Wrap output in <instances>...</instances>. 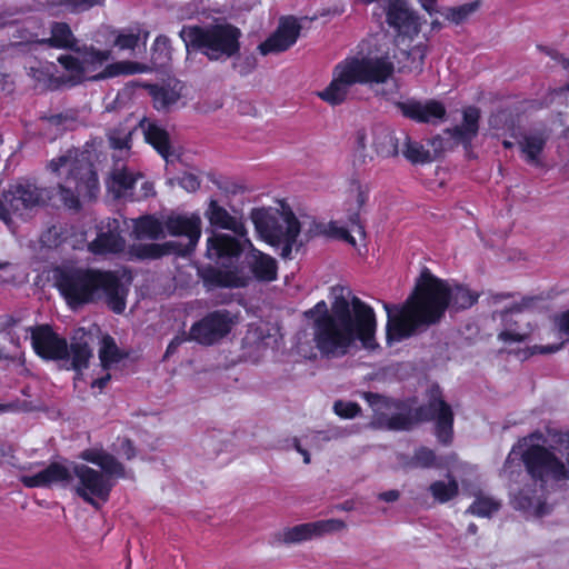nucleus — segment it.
Listing matches in <instances>:
<instances>
[{
    "label": "nucleus",
    "instance_id": "obj_19",
    "mask_svg": "<svg viewBox=\"0 0 569 569\" xmlns=\"http://www.w3.org/2000/svg\"><path fill=\"white\" fill-rule=\"evenodd\" d=\"M419 416L421 419H431L436 421L437 436L440 441L448 442L452 433L453 413L451 408L441 399L438 388L430 391V400L427 408H421Z\"/></svg>",
    "mask_w": 569,
    "mask_h": 569
},
{
    "label": "nucleus",
    "instance_id": "obj_2",
    "mask_svg": "<svg viewBox=\"0 0 569 569\" xmlns=\"http://www.w3.org/2000/svg\"><path fill=\"white\" fill-rule=\"evenodd\" d=\"M477 299L478 296L468 288L439 279L425 269L403 306L382 303L388 316L387 340L393 342L408 338L419 326L439 321L447 308L466 309Z\"/></svg>",
    "mask_w": 569,
    "mask_h": 569
},
{
    "label": "nucleus",
    "instance_id": "obj_42",
    "mask_svg": "<svg viewBox=\"0 0 569 569\" xmlns=\"http://www.w3.org/2000/svg\"><path fill=\"white\" fill-rule=\"evenodd\" d=\"M370 188L367 183H362L359 180H351L349 187V200L357 204L358 209H361L368 201Z\"/></svg>",
    "mask_w": 569,
    "mask_h": 569
},
{
    "label": "nucleus",
    "instance_id": "obj_15",
    "mask_svg": "<svg viewBox=\"0 0 569 569\" xmlns=\"http://www.w3.org/2000/svg\"><path fill=\"white\" fill-rule=\"evenodd\" d=\"M500 317L503 328L498 338L505 345L525 342L531 336L533 327L520 306L513 305L501 312Z\"/></svg>",
    "mask_w": 569,
    "mask_h": 569
},
{
    "label": "nucleus",
    "instance_id": "obj_5",
    "mask_svg": "<svg viewBox=\"0 0 569 569\" xmlns=\"http://www.w3.org/2000/svg\"><path fill=\"white\" fill-rule=\"evenodd\" d=\"M48 169L54 174L58 193L69 208H78L80 199H91L99 190L89 151L68 150L50 160Z\"/></svg>",
    "mask_w": 569,
    "mask_h": 569
},
{
    "label": "nucleus",
    "instance_id": "obj_14",
    "mask_svg": "<svg viewBox=\"0 0 569 569\" xmlns=\"http://www.w3.org/2000/svg\"><path fill=\"white\" fill-rule=\"evenodd\" d=\"M387 24L396 32L395 40L403 43L409 37H418L426 23L408 0H383Z\"/></svg>",
    "mask_w": 569,
    "mask_h": 569
},
{
    "label": "nucleus",
    "instance_id": "obj_44",
    "mask_svg": "<svg viewBox=\"0 0 569 569\" xmlns=\"http://www.w3.org/2000/svg\"><path fill=\"white\" fill-rule=\"evenodd\" d=\"M333 410L339 417L350 419L360 412V407L356 402L336 401Z\"/></svg>",
    "mask_w": 569,
    "mask_h": 569
},
{
    "label": "nucleus",
    "instance_id": "obj_63",
    "mask_svg": "<svg viewBox=\"0 0 569 569\" xmlns=\"http://www.w3.org/2000/svg\"><path fill=\"white\" fill-rule=\"evenodd\" d=\"M180 342H181V341H180L178 338H177V339H174V340H172V341L169 343V346H168V348H167V352H166V353L168 355V353H170V352H173V350H174V349L180 345Z\"/></svg>",
    "mask_w": 569,
    "mask_h": 569
},
{
    "label": "nucleus",
    "instance_id": "obj_46",
    "mask_svg": "<svg viewBox=\"0 0 569 569\" xmlns=\"http://www.w3.org/2000/svg\"><path fill=\"white\" fill-rule=\"evenodd\" d=\"M132 253L139 259L158 258L162 251L158 244H144L132 249Z\"/></svg>",
    "mask_w": 569,
    "mask_h": 569
},
{
    "label": "nucleus",
    "instance_id": "obj_16",
    "mask_svg": "<svg viewBox=\"0 0 569 569\" xmlns=\"http://www.w3.org/2000/svg\"><path fill=\"white\" fill-rule=\"evenodd\" d=\"M300 31L301 24L297 18L283 17L277 30L259 44L258 50L262 56L283 52L297 42Z\"/></svg>",
    "mask_w": 569,
    "mask_h": 569
},
{
    "label": "nucleus",
    "instance_id": "obj_53",
    "mask_svg": "<svg viewBox=\"0 0 569 569\" xmlns=\"http://www.w3.org/2000/svg\"><path fill=\"white\" fill-rule=\"evenodd\" d=\"M151 194H153V184L151 182L143 181L140 190L133 193L132 200H141Z\"/></svg>",
    "mask_w": 569,
    "mask_h": 569
},
{
    "label": "nucleus",
    "instance_id": "obj_57",
    "mask_svg": "<svg viewBox=\"0 0 569 569\" xmlns=\"http://www.w3.org/2000/svg\"><path fill=\"white\" fill-rule=\"evenodd\" d=\"M111 376L110 373H107L104 375L103 377L101 378H98V379H94L92 382H91V387L92 388H98V389H103L106 387V385L109 382Z\"/></svg>",
    "mask_w": 569,
    "mask_h": 569
},
{
    "label": "nucleus",
    "instance_id": "obj_9",
    "mask_svg": "<svg viewBox=\"0 0 569 569\" xmlns=\"http://www.w3.org/2000/svg\"><path fill=\"white\" fill-rule=\"evenodd\" d=\"M250 218L260 238L272 246H282L281 256L289 258L301 230L290 207L280 202L278 207L256 208Z\"/></svg>",
    "mask_w": 569,
    "mask_h": 569
},
{
    "label": "nucleus",
    "instance_id": "obj_39",
    "mask_svg": "<svg viewBox=\"0 0 569 569\" xmlns=\"http://www.w3.org/2000/svg\"><path fill=\"white\" fill-rule=\"evenodd\" d=\"M28 74L34 80L37 86L44 88H51L53 81H61V76L53 78L49 67H44L41 62H37L36 66L28 67Z\"/></svg>",
    "mask_w": 569,
    "mask_h": 569
},
{
    "label": "nucleus",
    "instance_id": "obj_7",
    "mask_svg": "<svg viewBox=\"0 0 569 569\" xmlns=\"http://www.w3.org/2000/svg\"><path fill=\"white\" fill-rule=\"evenodd\" d=\"M73 54H63L58 58L63 68L61 81L69 86H74L83 80H102L122 74L141 73L146 68L139 63L130 61H119L107 64L100 72L98 71L111 57L109 50H100L93 46H82L73 49Z\"/></svg>",
    "mask_w": 569,
    "mask_h": 569
},
{
    "label": "nucleus",
    "instance_id": "obj_25",
    "mask_svg": "<svg viewBox=\"0 0 569 569\" xmlns=\"http://www.w3.org/2000/svg\"><path fill=\"white\" fill-rule=\"evenodd\" d=\"M171 236H184L194 246L201 237V218L198 213H172L164 220Z\"/></svg>",
    "mask_w": 569,
    "mask_h": 569
},
{
    "label": "nucleus",
    "instance_id": "obj_27",
    "mask_svg": "<svg viewBox=\"0 0 569 569\" xmlns=\"http://www.w3.org/2000/svg\"><path fill=\"white\" fill-rule=\"evenodd\" d=\"M480 111L475 107H468L462 111V122L448 129L446 132L456 144L468 146L478 134Z\"/></svg>",
    "mask_w": 569,
    "mask_h": 569
},
{
    "label": "nucleus",
    "instance_id": "obj_13",
    "mask_svg": "<svg viewBox=\"0 0 569 569\" xmlns=\"http://www.w3.org/2000/svg\"><path fill=\"white\" fill-rule=\"evenodd\" d=\"M42 201V191L29 180H19L9 186L0 199V219L7 224L11 216L23 217L24 212Z\"/></svg>",
    "mask_w": 569,
    "mask_h": 569
},
{
    "label": "nucleus",
    "instance_id": "obj_60",
    "mask_svg": "<svg viewBox=\"0 0 569 569\" xmlns=\"http://www.w3.org/2000/svg\"><path fill=\"white\" fill-rule=\"evenodd\" d=\"M11 13L7 11L0 12V28L6 27L10 24L11 22H14L16 20L11 19Z\"/></svg>",
    "mask_w": 569,
    "mask_h": 569
},
{
    "label": "nucleus",
    "instance_id": "obj_51",
    "mask_svg": "<svg viewBox=\"0 0 569 569\" xmlns=\"http://www.w3.org/2000/svg\"><path fill=\"white\" fill-rule=\"evenodd\" d=\"M20 323V319L10 315H4L0 317V331L6 332L7 335H11V331L16 327H19Z\"/></svg>",
    "mask_w": 569,
    "mask_h": 569
},
{
    "label": "nucleus",
    "instance_id": "obj_10",
    "mask_svg": "<svg viewBox=\"0 0 569 569\" xmlns=\"http://www.w3.org/2000/svg\"><path fill=\"white\" fill-rule=\"evenodd\" d=\"M179 36L187 52L198 50L210 60H226L239 51L241 32L229 23L208 27L184 26Z\"/></svg>",
    "mask_w": 569,
    "mask_h": 569
},
{
    "label": "nucleus",
    "instance_id": "obj_17",
    "mask_svg": "<svg viewBox=\"0 0 569 569\" xmlns=\"http://www.w3.org/2000/svg\"><path fill=\"white\" fill-rule=\"evenodd\" d=\"M231 326L232 319L228 312L214 311L191 327L190 338L202 345H212L226 336Z\"/></svg>",
    "mask_w": 569,
    "mask_h": 569
},
{
    "label": "nucleus",
    "instance_id": "obj_64",
    "mask_svg": "<svg viewBox=\"0 0 569 569\" xmlns=\"http://www.w3.org/2000/svg\"><path fill=\"white\" fill-rule=\"evenodd\" d=\"M61 120V116H53L51 118H49L48 120H46V123H59Z\"/></svg>",
    "mask_w": 569,
    "mask_h": 569
},
{
    "label": "nucleus",
    "instance_id": "obj_24",
    "mask_svg": "<svg viewBox=\"0 0 569 569\" xmlns=\"http://www.w3.org/2000/svg\"><path fill=\"white\" fill-rule=\"evenodd\" d=\"M401 113L418 122L436 123L446 116L445 106L436 100L426 102L417 100H406L397 103Z\"/></svg>",
    "mask_w": 569,
    "mask_h": 569
},
{
    "label": "nucleus",
    "instance_id": "obj_21",
    "mask_svg": "<svg viewBox=\"0 0 569 569\" xmlns=\"http://www.w3.org/2000/svg\"><path fill=\"white\" fill-rule=\"evenodd\" d=\"M20 480L26 487H49L59 485L70 488L72 478V463L66 466L61 463H51L47 468L33 473L22 475Z\"/></svg>",
    "mask_w": 569,
    "mask_h": 569
},
{
    "label": "nucleus",
    "instance_id": "obj_26",
    "mask_svg": "<svg viewBox=\"0 0 569 569\" xmlns=\"http://www.w3.org/2000/svg\"><path fill=\"white\" fill-rule=\"evenodd\" d=\"M40 241L49 248L67 244L72 249H80L86 243V234L77 232L72 227L52 226L41 234Z\"/></svg>",
    "mask_w": 569,
    "mask_h": 569
},
{
    "label": "nucleus",
    "instance_id": "obj_36",
    "mask_svg": "<svg viewBox=\"0 0 569 569\" xmlns=\"http://www.w3.org/2000/svg\"><path fill=\"white\" fill-rule=\"evenodd\" d=\"M429 491L436 501L446 503L458 495L459 486L453 478L448 477L447 480L432 482L429 487Z\"/></svg>",
    "mask_w": 569,
    "mask_h": 569
},
{
    "label": "nucleus",
    "instance_id": "obj_48",
    "mask_svg": "<svg viewBox=\"0 0 569 569\" xmlns=\"http://www.w3.org/2000/svg\"><path fill=\"white\" fill-rule=\"evenodd\" d=\"M33 329H34V327H26L20 323L19 327H16L11 331V335H8V336L10 337V340L12 343L19 346L22 340H28V339L31 340V331Z\"/></svg>",
    "mask_w": 569,
    "mask_h": 569
},
{
    "label": "nucleus",
    "instance_id": "obj_45",
    "mask_svg": "<svg viewBox=\"0 0 569 569\" xmlns=\"http://www.w3.org/2000/svg\"><path fill=\"white\" fill-rule=\"evenodd\" d=\"M177 182L188 192H194L200 187V180L192 173H183L181 177L170 180V183Z\"/></svg>",
    "mask_w": 569,
    "mask_h": 569
},
{
    "label": "nucleus",
    "instance_id": "obj_41",
    "mask_svg": "<svg viewBox=\"0 0 569 569\" xmlns=\"http://www.w3.org/2000/svg\"><path fill=\"white\" fill-rule=\"evenodd\" d=\"M106 0H62L59 8L61 11L80 13L94 7H102Z\"/></svg>",
    "mask_w": 569,
    "mask_h": 569
},
{
    "label": "nucleus",
    "instance_id": "obj_50",
    "mask_svg": "<svg viewBox=\"0 0 569 569\" xmlns=\"http://www.w3.org/2000/svg\"><path fill=\"white\" fill-rule=\"evenodd\" d=\"M416 463L421 467L430 466L435 460V455L427 448H421L416 452Z\"/></svg>",
    "mask_w": 569,
    "mask_h": 569
},
{
    "label": "nucleus",
    "instance_id": "obj_62",
    "mask_svg": "<svg viewBox=\"0 0 569 569\" xmlns=\"http://www.w3.org/2000/svg\"><path fill=\"white\" fill-rule=\"evenodd\" d=\"M40 6L49 8H59L62 0H36Z\"/></svg>",
    "mask_w": 569,
    "mask_h": 569
},
{
    "label": "nucleus",
    "instance_id": "obj_4",
    "mask_svg": "<svg viewBox=\"0 0 569 569\" xmlns=\"http://www.w3.org/2000/svg\"><path fill=\"white\" fill-rule=\"evenodd\" d=\"M56 284L71 307L104 298L116 313L126 309L128 289L111 271L64 264L56 270Z\"/></svg>",
    "mask_w": 569,
    "mask_h": 569
},
{
    "label": "nucleus",
    "instance_id": "obj_20",
    "mask_svg": "<svg viewBox=\"0 0 569 569\" xmlns=\"http://www.w3.org/2000/svg\"><path fill=\"white\" fill-rule=\"evenodd\" d=\"M120 221L107 219L98 227L97 238L89 243V250L94 254L117 253L123 250L124 240L120 236Z\"/></svg>",
    "mask_w": 569,
    "mask_h": 569
},
{
    "label": "nucleus",
    "instance_id": "obj_34",
    "mask_svg": "<svg viewBox=\"0 0 569 569\" xmlns=\"http://www.w3.org/2000/svg\"><path fill=\"white\" fill-rule=\"evenodd\" d=\"M501 507L499 500L483 492L475 493L473 502L466 510L467 513L479 518H489Z\"/></svg>",
    "mask_w": 569,
    "mask_h": 569
},
{
    "label": "nucleus",
    "instance_id": "obj_18",
    "mask_svg": "<svg viewBox=\"0 0 569 569\" xmlns=\"http://www.w3.org/2000/svg\"><path fill=\"white\" fill-rule=\"evenodd\" d=\"M345 528L346 523L340 519L318 520L283 529L281 539L286 543H300L325 535L341 531Z\"/></svg>",
    "mask_w": 569,
    "mask_h": 569
},
{
    "label": "nucleus",
    "instance_id": "obj_52",
    "mask_svg": "<svg viewBox=\"0 0 569 569\" xmlns=\"http://www.w3.org/2000/svg\"><path fill=\"white\" fill-rule=\"evenodd\" d=\"M568 339H561L560 342L558 343H555V345H547V346H533L531 348V351L530 353L531 355H535V353H553V352H557L558 350H560L562 348V346L566 343Z\"/></svg>",
    "mask_w": 569,
    "mask_h": 569
},
{
    "label": "nucleus",
    "instance_id": "obj_22",
    "mask_svg": "<svg viewBox=\"0 0 569 569\" xmlns=\"http://www.w3.org/2000/svg\"><path fill=\"white\" fill-rule=\"evenodd\" d=\"M365 398L372 407L375 412L373 423L379 428H387L392 430H406L411 426L408 417L398 413L390 415L391 403L388 399L373 393H366Z\"/></svg>",
    "mask_w": 569,
    "mask_h": 569
},
{
    "label": "nucleus",
    "instance_id": "obj_43",
    "mask_svg": "<svg viewBox=\"0 0 569 569\" xmlns=\"http://www.w3.org/2000/svg\"><path fill=\"white\" fill-rule=\"evenodd\" d=\"M478 8H479L478 1L465 3L460 7L450 9L448 18L456 23H460L465 19H467L470 14L476 12L478 10Z\"/></svg>",
    "mask_w": 569,
    "mask_h": 569
},
{
    "label": "nucleus",
    "instance_id": "obj_12",
    "mask_svg": "<svg viewBox=\"0 0 569 569\" xmlns=\"http://www.w3.org/2000/svg\"><path fill=\"white\" fill-rule=\"evenodd\" d=\"M251 249L244 256V263L249 271L243 269L227 270L218 273L217 283L221 287L240 288L246 287L254 278L259 281L270 282L277 278V261L252 248L248 238L243 240Z\"/></svg>",
    "mask_w": 569,
    "mask_h": 569
},
{
    "label": "nucleus",
    "instance_id": "obj_49",
    "mask_svg": "<svg viewBox=\"0 0 569 569\" xmlns=\"http://www.w3.org/2000/svg\"><path fill=\"white\" fill-rule=\"evenodd\" d=\"M555 326L560 336H569V309L555 317Z\"/></svg>",
    "mask_w": 569,
    "mask_h": 569
},
{
    "label": "nucleus",
    "instance_id": "obj_30",
    "mask_svg": "<svg viewBox=\"0 0 569 569\" xmlns=\"http://www.w3.org/2000/svg\"><path fill=\"white\" fill-rule=\"evenodd\" d=\"M132 233L137 239H160L164 237V221L153 216H143L132 219Z\"/></svg>",
    "mask_w": 569,
    "mask_h": 569
},
{
    "label": "nucleus",
    "instance_id": "obj_29",
    "mask_svg": "<svg viewBox=\"0 0 569 569\" xmlns=\"http://www.w3.org/2000/svg\"><path fill=\"white\" fill-rule=\"evenodd\" d=\"M140 173H134L127 167L117 166L108 181V189L116 198H131L133 197V187L136 182L141 179Z\"/></svg>",
    "mask_w": 569,
    "mask_h": 569
},
{
    "label": "nucleus",
    "instance_id": "obj_31",
    "mask_svg": "<svg viewBox=\"0 0 569 569\" xmlns=\"http://www.w3.org/2000/svg\"><path fill=\"white\" fill-rule=\"evenodd\" d=\"M545 143L546 138L541 133L525 134L522 140L519 141L523 159L531 166H540Z\"/></svg>",
    "mask_w": 569,
    "mask_h": 569
},
{
    "label": "nucleus",
    "instance_id": "obj_33",
    "mask_svg": "<svg viewBox=\"0 0 569 569\" xmlns=\"http://www.w3.org/2000/svg\"><path fill=\"white\" fill-rule=\"evenodd\" d=\"M349 227L340 226L338 222H332L329 226L330 232L337 238L348 242L351 246L357 244V239L355 234L358 236L360 240H363L366 237L365 228L359 221V217L357 213L352 214L349 219Z\"/></svg>",
    "mask_w": 569,
    "mask_h": 569
},
{
    "label": "nucleus",
    "instance_id": "obj_56",
    "mask_svg": "<svg viewBox=\"0 0 569 569\" xmlns=\"http://www.w3.org/2000/svg\"><path fill=\"white\" fill-rule=\"evenodd\" d=\"M378 497L380 500H383L386 502H395L399 499L400 493L398 490H388V491L379 493Z\"/></svg>",
    "mask_w": 569,
    "mask_h": 569
},
{
    "label": "nucleus",
    "instance_id": "obj_35",
    "mask_svg": "<svg viewBox=\"0 0 569 569\" xmlns=\"http://www.w3.org/2000/svg\"><path fill=\"white\" fill-rule=\"evenodd\" d=\"M150 94L153 99V106L157 110H166L176 104L180 99V90L174 87H158L150 88Z\"/></svg>",
    "mask_w": 569,
    "mask_h": 569
},
{
    "label": "nucleus",
    "instance_id": "obj_6",
    "mask_svg": "<svg viewBox=\"0 0 569 569\" xmlns=\"http://www.w3.org/2000/svg\"><path fill=\"white\" fill-rule=\"evenodd\" d=\"M83 460L101 468L102 472L84 465L72 463V482L70 488L86 502L99 508L97 499L106 501L113 483L111 477H123L122 465L103 449L92 448L81 452Z\"/></svg>",
    "mask_w": 569,
    "mask_h": 569
},
{
    "label": "nucleus",
    "instance_id": "obj_59",
    "mask_svg": "<svg viewBox=\"0 0 569 569\" xmlns=\"http://www.w3.org/2000/svg\"><path fill=\"white\" fill-rule=\"evenodd\" d=\"M421 7L429 13L432 14L436 12V2L437 0H418Z\"/></svg>",
    "mask_w": 569,
    "mask_h": 569
},
{
    "label": "nucleus",
    "instance_id": "obj_54",
    "mask_svg": "<svg viewBox=\"0 0 569 569\" xmlns=\"http://www.w3.org/2000/svg\"><path fill=\"white\" fill-rule=\"evenodd\" d=\"M368 133L366 130L361 129L356 132V144L357 150L360 152V156H363V152L367 148Z\"/></svg>",
    "mask_w": 569,
    "mask_h": 569
},
{
    "label": "nucleus",
    "instance_id": "obj_47",
    "mask_svg": "<svg viewBox=\"0 0 569 569\" xmlns=\"http://www.w3.org/2000/svg\"><path fill=\"white\" fill-rule=\"evenodd\" d=\"M139 36L132 32L129 33H120L116 40L114 44L121 50L134 49L138 44Z\"/></svg>",
    "mask_w": 569,
    "mask_h": 569
},
{
    "label": "nucleus",
    "instance_id": "obj_8",
    "mask_svg": "<svg viewBox=\"0 0 569 569\" xmlns=\"http://www.w3.org/2000/svg\"><path fill=\"white\" fill-rule=\"evenodd\" d=\"M91 337L83 329H78L70 345L47 325L34 327L31 331V346L34 352L46 360H54L67 370L81 373L92 358Z\"/></svg>",
    "mask_w": 569,
    "mask_h": 569
},
{
    "label": "nucleus",
    "instance_id": "obj_23",
    "mask_svg": "<svg viewBox=\"0 0 569 569\" xmlns=\"http://www.w3.org/2000/svg\"><path fill=\"white\" fill-rule=\"evenodd\" d=\"M20 36L14 43L20 44L23 41L26 42H39V43H49L52 47L61 48V49H76L74 46L77 40L69 27V24L64 22H54L51 26V37L49 39L38 40L39 32L31 31L29 28H22L18 30Z\"/></svg>",
    "mask_w": 569,
    "mask_h": 569
},
{
    "label": "nucleus",
    "instance_id": "obj_1",
    "mask_svg": "<svg viewBox=\"0 0 569 569\" xmlns=\"http://www.w3.org/2000/svg\"><path fill=\"white\" fill-rule=\"evenodd\" d=\"M403 43L385 33L362 42L358 54L348 56L332 69L331 81L317 97L335 107L348 100L356 84H381L395 71L393 60L399 72L419 74L423 70L429 47L428 38L409 37Z\"/></svg>",
    "mask_w": 569,
    "mask_h": 569
},
{
    "label": "nucleus",
    "instance_id": "obj_58",
    "mask_svg": "<svg viewBox=\"0 0 569 569\" xmlns=\"http://www.w3.org/2000/svg\"><path fill=\"white\" fill-rule=\"evenodd\" d=\"M169 48V39L164 36H159L154 41V50H167Z\"/></svg>",
    "mask_w": 569,
    "mask_h": 569
},
{
    "label": "nucleus",
    "instance_id": "obj_32",
    "mask_svg": "<svg viewBox=\"0 0 569 569\" xmlns=\"http://www.w3.org/2000/svg\"><path fill=\"white\" fill-rule=\"evenodd\" d=\"M372 143L376 152L383 158L396 156L400 151L399 139L388 128H376Z\"/></svg>",
    "mask_w": 569,
    "mask_h": 569
},
{
    "label": "nucleus",
    "instance_id": "obj_37",
    "mask_svg": "<svg viewBox=\"0 0 569 569\" xmlns=\"http://www.w3.org/2000/svg\"><path fill=\"white\" fill-rule=\"evenodd\" d=\"M401 153L412 163H425L431 160L429 150L422 144L412 141L408 136H403Z\"/></svg>",
    "mask_w": 569,
    "mask_h": 569
},
{
    "label": "nucleus",
    "instance_id": "obj_61",
    "mask_svg": "<svg viewBox=\"0 0 569 569\" xmlns=\"http://www.w3.org/2000/svg\"><path fill=\"white\" fill-rule=\"evenodd\" d=\"M295 447H296L297 451L302 456L303 462L307 465L310 463L309 452L306 449L301 448L298 441H295Z\"/></svg>",
    "mask_w": 569,
    "mask_h": 569
},
{
    "label": "nucleus",
    "instance_id": "obj_40",
    "mask_svg": "<svg viewBox=\"0 0 569 569\" xmlns=\"http://www.w3.org/2000/svg\"><path fill=\"white\" fill-rule=\"evenodd\" d=\"M131 129L127 127H120L118 129H114L110 131L109 133V142L110 146L117 150L120 156L127 154L130 149V137H131Z\"/></svg>",
    "mask_w": 569,
    "mask_h": 569
},
{
    "label": "nucleus",
    "instance_id": "obj_55",
    "mask_svg": "<svg viewBox=\"0 0 569 569\" xmlns=\"http://www.w3.org/2000/svg\"><path fill=\"white\" fill-rule=\"evenodd\" d=\"M119 451L127 458L131 459L134 457V449L131 442L127 439L121 440Z\"/></svg>",
    "mask_w": 569,
    "mask_h": 569
},
{
    "label": "nucleus",
    "instance_id": "obj_28",
    "mask_svg": "<svg viewBox=\"0 0 569 569\" xmlns=\"http://www.w3.org/2000/svg\"><path fill=\"white\" fill-rule=\"evenodd\" d=\"M139 127L143 132L146 141L150 143L167 162L173 161L177 158V154L171 151L169 136L166 130L146 118L139 122Z\"/></svg>",
    "mask_w": 569,
    "mask_h": 569
},
{
    "label": "nucleus",
    "instance_id": "obj_11",
    "mask_svg": "<svg viewBox=\"0 0 569 569\" xmlns=\"http://www.w3.org/2000/svg\"><path fill=\"white\" fill-rule=\"evenodd\" d=\"M204 217L212 227L232 231L236 237L226 233L213 232L207 240V256L217 262L238 257L242 251L241 239L247 238V229L242 220L230 214L227 209L210 199L204 211Z\"/></svg>",
    "mask_w": 569,
    "mask_h": 569
},
{
    "label": "nucleus",
    "instance_id": "obj_3",
    "mask_svg": "<svg viewBox=\"0 0 569 569\" xmlns=\"http://www.w3.org/2000/svg\"><path fill=\"white\" fill-rule=\"evenodd\" d=\"M316 312L321 315L313 321V341L322 356L342 357L356 340H360L366 349L372 350L378 346L375 340V311L359 298H337L329 312L326 302L320 301L306 315L312 317Z\"/></svg>",
    "mask_w": 569,
    "mask_h": 569
},
{
    "label": "nucleus",
    "instance_id": "obj_38",
    "mask_svg": "<svg viewBox=\"0 0 569 569\" xmlns=\"http://www.w3.org/2000/svg\"><path fill=\"white\" fill-rule=\"evenodd\" d=\"M122 358L114 340L107 336L101 340V346L99 349V359L101 366L104 370H110L114 365H117Z\"/></svg>",
    "mask_w": 569,
    "mask_h": 569
}]
</instances>
